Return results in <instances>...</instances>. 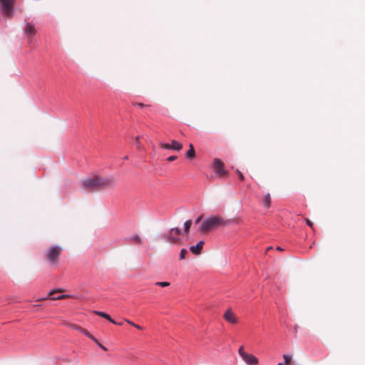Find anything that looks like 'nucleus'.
I'll return each mask as SVG.
<instances>
[{"instance_id":"f257e3e1","label":"nucleus","mask_w":365,"mask_h":365,"mask_svg":"<svg viewBox=\"0 0 365 365\" xmlns=\"http://www.w3.org/2000/svg\"><path fill=\"white\" fill-rule=\"evenodd\" d=\"M116 180L113 177H100L95 175L83 180V187L91 191H98L106 188L113 187Z\"/></svg>"},{"instance_id":"f03ea898","label":"nucleus","mask_w":365,"mask_h":365,"mask_svg":"<svg viewBox=\"0 0 365 365\" xmlns=\"http://www.w3.org/2000/svg\"><path fill=\"white\" fill-rule=\"evenodd\" d=\"M227 222V220H225L221 216L212 215L202 222L200 230L202 233H207L217 230L220 227L226 226Z\"/></svg>"},{"instance_id":"7ed1b4c3","label":"nucleus","mask_w":365,"mask_h":365,"mask_svg":"<svg viewBox=\"0 0 365 365\" xmlns=\"http://www.w3.org/2000/svg\"><path fill=\"white\" fill-rule=\"evenodd\" d=\"M62 251L63 248L61 246L53 245L45 250L43 257L51 266H56L60 261Z\"/></svg>"},{"instance_id":"20e7f679","label":"nucleus","mask_w":365,"mask_h":365,"mask_svg":"<svg viewBox=\"0 0 365 365\" xmlns=\"http://www.w3.org/2000/svg\"><path fill=\"white\" fill-rule=\"evenodd\" d=\"M238 353L240 356L242 357V360L247 365H257L258 364V359L252 354L247 353L244 351L243 346H241L239 348Z\"/></svg>"},{"instance_id":"39448f33","label":"nucleus","mask_w":365,"mask_h":365,"mask_svg":"<svg viewBox=\"0 0 365 365\" xmlns=\"http://www.w3.org/2000/svg\"><path fill=\"white\" fill-rule=\"evenodd\" d=\"M14 0H0V5L4 14L8 18L13 16Z\"/></svg>"},{"instance_id":"423d86ee","label":"nucleus","mask_w":365,"mask_h":365,"mask_svg":"<svg viewBox=\"0 0 365 365\" xmlns=\"http://www.w3.org/2000/svg\"><path fill=\"white\" fill-rule=\"evenodd\" d=\"M213 168L215 173L220 177H226L228 175V172L225 170L224 163L219 158H215L213 161Z\"/></svg>"},{"instance_id":"0eeeda50","label":"nucleus","mask_w":365,"mask_h":365,"mask_svg":"<svg viewBox=\"0 0 365 365\" xmlns=\"http://www.w3.org/2000/svg\"><path fill=\"white\" fill-rule=\"evenodd\" d=\"M160 147L166 150H180L182 148V145L175 140H171V143H160Z\"/></svg>"},{"instance_id":"6e6552de","label":"nucleus","mask_w":365,"mask_h":365,"mask_svg":"<svg viewBox=\"0 0 365 365\" xmlns=\"http://www.w3.org/2000/svg\"><path fill=\"white\" fill-rule=\"evenodd\" d=\"M180 233L181 231L179 228H173L170 230L169 235H164L163 237L170 243H175L179 240L178 236L180 235Z\"/></svg>"},{"instance_id":"1a4fd4ad","label":"nucleus","mask_w":365,"mask_h":365,"mask_svg":"<svg viewBox=\"0 0 365 365\" xmlns=\"http://www.w3.org/2000/svg\"><path fill=\"white\" fill-rule=\"evenodd\" d=\"M223 317L228 323L236 324L238 322V319L235 314L231 309H227L223 314Z\"/></svg>"},{"instance_id":"9d476101","label":"nucleus","mask_w":365,"mask_h":365,"mask_svg":"<svg viewBox=\"0 0 365 365\" xmlns=\"http://www.w3.org/2000/svg\"><path fill=\"white\" fill-rule=\"evenodd\" d=\"M24 32L28 38H30L35 36L37 33V30L35 25L33 23H26Z\"/></svg>"},{"instance_id":"9b49d317","label":"nucleus","mask_w":365,"mask_h":365,"mask_svg":"<svg viewBox=\"0 0 365 365\" xmlns=\"http://www.w3.org/2000/svg\"><path fill=\"white\" fill-rule=\"evenodd\" d=\"M204 245V241H200L196 245L191 246L190 247V250L194 255H200L201 253V250H202Z\"/></svg>"},{"instance_id":"f8f14e48","label":"nucleus","mask_w":365,"mask_h":365,"mask_svg":"<svg viewBox=\"0 0 365 365\" xmlns=\"http://www.w3.org/2000/svg\"><path fill=\"white\" fill-rule=\"evenodd\" d=\"M94 313L100 317H102L106 319H108L109 322H110L113 324H116V322L111 319L110 316L105 312H100V311H94Z\"/></svg>"},{"instance_id":"ddd939ff","label":"nucleus","mask_w":365,"mask_h":365,"mask_svg":"<svg viewBox=\"0 0 365 365\" xmlns=\"http://www.w3.org/2000/svg\"><path fill=\"white\" fill-rule=\"evenodd\" d=\"M189 150L186 153L185 157L188 159H193L195 157V151L192 144H190Z\"/></svg>"},{"instance_id":"4468645a","label":"nucleus","mask_w":365,"mask_h":365,"mask_svg":"<svg viewBox=\"0 0 365 365\" xmlns=\"http://www.w3.org/2000/svg\"><path fill=\"white\" fill-rule=\"evenodd\" d=\"M263 205L266 208H269L271 206V196L269 193L264 196Z\"/></svg>"},{"instance_id":"2eb2a0df","label":"nucleus","mask_w":365,"mask_h":365,"mask_svg":"<svg viewBox=\"0 0 365 365\" xmlns=\"http://www.w3.org/2000/svg\"><path fill=\"white\" fill-rule=\"evenodd\" d=\"M80 331L82 334H83L85 336H86L88 338H90L91 339H92L94 342H97V339L92 334H91L86 329L82 328V329H81Z\"/></svg>"},{"instance_id":"dca6fc26","label":"nucleus","mask_w":365,"mask_h":365,"mask_svg":"<svg viewBox=\"0 0 365 365\" xmlns=\"http://www.w3.org/2000/svg\"><path fill=\"white\" fill-rule=\"evenodd\" d=\"M192 225V220H187L184 224V233L187 234L189 232L190 227Z\"/></svg>"},{"instance_id":"f3484780","label":"nucleus","mask_w":365,"mask_h":365,"mask_svg":"<svg viewBox=\"0 0 365 365\" xmlns=\"http://www.w3.org/2000/svg\"><path fill=\"white\" fill-rule=\"evenodd\" d=\"M131 240L138 245H140L143 243V240L138 235L133 236L131 237Z\"/></svg>"},{"instance_id":"a211bd4d","label":"nucleus","mask_w":365,"mask_h":365,"mask_svg":"<svg viewBox=\"0 0 365 365\" xmlns=\"http://www.w3.org/2000/svg\"><path fill=\"white\" fill-rule=\"evenodd\" d=\"M283 359L284 360V364L285 365H291V362H292V356L290 355H288V354H284L283 355Z\"/></svg>"},{"instance_id":"6ab92c4d","label":"nucleus","mask_w":365,"mask_h":365,"mask_svg":"<svg viewBox=\"0 0 365 365\" xmlns=\"http://www.w3.org/2000/svg\"><path fill=\"white\" fill-rule=\"evenodd\" d=\"M156 286H159L161 287H165L170 286V282H157L155 284Z\"/></svg>"},{"instance_id":"aec40b11","label":"nucleus","mask_w":365,"mask_h":365,"mask_svg":"<svg viewBox=\"0 0 365 365\" xmlns=\"http://www.w3.org/2000/svg\"><path fill=\"white\" fill-rule=\"evenodd\" d=\"M187 253V251L186 249H182L180 253V259H184Z\"/></svg>"},{"instance_id":"412c9836","label":"nucleus","mask_w":365,"mask_h":365,"mask_svg":"<svg viewBox=\"0 0 365 365\" xmlns=\"http://www.w3.org/2000/svg\"><path fill=\"white\" fill-rule=\"evenodd\" d=\"M70 327H71L73 329L78 330L79 331H81V329H82V327H79L77 324H71Z\"/></svg>"},{"instance_id":"4be33fe9","label":"nucleus","mask_w":365,"mask_h":365,"mask_svg":"<svg viewBox=\"0 0 365 365\" xmlns=\"http://www.w3.org/2000/svg\"><path fill=\"white\" fill-rule=\"evenodd\" d=\"M237 175L239 176V179L241 181L244 180L245 177H244L243 174L240 170H237Z\"/></svg>"},{"instance_id":"5701e85b","label":"nucleus","mask_w":365,"mask_h":365,"mask_svg":"<svg viewBox=\"0 0 365 365\" xmlns=\"http://www.w3.org/2000/svg\"><path fill=\"white\" fill-rule=\"evenodd\" d=\"M63 290L61 289H54V290H52L49 292L48 294V296L51 297L52 296L53 294H54L56 292H61Z\"/></svg>"},{"instance_id":"b1692460","label":"nucleus","mask_w":365,"mask_h":365,"mask_svg":"<svg viewBox=\"0 0 365 365\" xmlns=\"http://www.w3.org/2000/svg\"><path fill=\"white\" fill-rule=\"evenodd\" d=\"M305 221H306L307 225L309 227H310L312 229H313V223L308 218H306Z\"/></svg>"},{"instance_id":"393cba45","label":"nucleus","mask_w":365,"mask_h":365,"mask_svg":"<svg viewBox=\"0 0 365 365\" xmlns=\"http://www.w3.org/2000/svg\"><path fill=\"white\" fill-rule=\"evenodd\" d=\"M52 300H61V299H64V297L62 296V295H59L56 297H51V298Z\"/></svg>"},{"instance_id":"a878e982","label":"nucleus","mask_w":365,"mask_h":365,"mask_svg":"<svg viewBox=\"0 0 365 365\" xmlns=\"http://www.w3.org/2000/svg\"><path fill=\"white\" fill-rule=\"evenodd\" d=\"M99 347H101L103 350L107 351V348L104 346L103 344H101L98 340L97 342H96Z\"/></svg>"},{"instance_id":"bb28decb","label":"nucleus","mask_w":365,"mask_h":365,"mask_svg":"<svg viewBox=\"0 0 365 365\" xmlns=\"http://www.w3.org/2000/svg\"><path fill=\"white\" fill-rule=\"evenodd\" d=\"M176 159H177V156H175V155H172V156H170V157L168 158V160L171 162V161H173V160H176Z\"/></svg>"},{"instance_id":"cd10ccee","label":"nucleus","mask_w":365,"mask_h":365,"mask_svg":"<svg viewBox=\"0 0 365 365\" xmlns=\"http://www.w3.org/2000/svg\"><path fill=\"white\" fill-rule=\"evenodd\" d=\"M134 105H135V106H138V107H140V108H143V107H145V106L143 103H135Z\"/></svg>"},{"instance_id":"c85d7f7f","label":"nucleus","mask_w":365,"mask_h":365,"mask_svg":"<svg viewBox=\"0 0 365 365\" xmlns=\"http://www.w3.org/2000/svg\"><path fill=\"white\" fill-rule=\"evenodd\" d=\"M125 321L128 324H129L130 325H131V326L134 327L135 323H133V322H131V321H130V320H128V319H125Z\"/></svg>"},{"instance_id":"c756f323","label":"nucleus","mask_w":365,"mask_h":365,"mask_svg":"<svg viewBox=\"0 0 365 365\" xmlns=\"http://www.w3.org/2000/svg\"><path fill=\"white\" fill-rule=\"evenodd\" d=\"M202 219V216H200L199 217L197 218V220H195V223L197 224L199 223Z\"/></svg>"},{"instance_id":"7c9ffc66","label":"nucleus","mask_w":365,"mask_h":365,"mask_svg":"<svg viewBox=\"0 0 365 365\" xmlns=\"http://www.w3.org/2000/svg\"><path fill=\"white\" fill-rule=\"evenodd\" d=\"M135 142L138 144V145L140 146V138L139 137L135 138Z\"/></svg>"},{"instance_id":"2f4dec72","label":"nucleus","mask_w":365,"mask_h":365,"mask_svg":"<svg viewBox=\"0 0 365 365\" xmlns=\"http://www.w3.org/2000/svg\"><path fill=\"white\" fill-rule=\"evenodd\" d=\"M134 327H135L138 329H142V327L136 324H135Z\"/></svg>"},{"instance_id":"473e14b6","label":"nucleus","mask_w":365,"mask_h":365,"mask_svg":"<svg viewBox=\"0 0 365 365\" xmlns=\"http://www.w3.org/2000/svg\"><path fill=\"white\" fill-rule=\"evenodd\" d=\"M62 296L64 297V299H68V298L71 297L70 295H68V294H62Z\"/></svg>"},{"instance_id":"72a5a7b5","label":"nucleus","mask_w":365,"mask_h":365,"mask_svg":"<svg viewBox=\"0 0 365 365\" xmlns=\"http://www.w3.org/2000/svg\"><path fill=\"white\" fill-rule=\"evenodd\" d=\"M48 299V297L42 298V299H38V301H43V300H46V299Z\"/></svg>"},{"instance_id":"f704fd0d","label":"nucleus","mask_w":365,"mask_h":365,"mask_svg":"<svg viewBox=\"0 0 365 365\" xmlns=\"http://www.w3.org/2000/svg\"><path fill=\"white\" fill-rule=\"evenodd\" d=\"M115 324L121 326V325L123 324V323H122V322H116V324Z\"/></svg>"},{"instance_id":"c9c22d12","label":"nucleus","mask_w":365,"mask_h":365,"mask_svg":"<svg viewBox=\"0 0 365 365\" xmlns=\"http://www.w3.org/2000/svg\"><path fill=\"white\" fill-rule=\"evenodd\" d=\"M277 365H285L284 363H279Z\"/></svg>"},{"instance_id":"e433bc0d","label":"nucleus","mask_w":365,"mask_h":365,"mask_svg":"<svg viewBox=\"0 0 365 365\" xmlns=\"http://www.w3.org/2000/svg\"><path fill=\"white\" fill-rule=\"evenodd\" d=\"M277 250H281L280 247H277Z\"/></svg>"},{"instance_id":"4c0bfd02","label":"nucleus","mask_w":365,"mask_h":365,"mask_svg":"<svg viewBox=\"0 0 365 365\" xmlns=\"http://www.w3.org/2000/svg\"><path fill=\"white\" fill-rule=\"evenodd\" d=\"M128 158V156H125V157L124 158V159H125V160H127Z\"/></svg>"}]
</instances>
